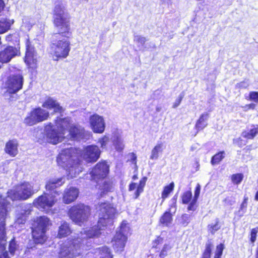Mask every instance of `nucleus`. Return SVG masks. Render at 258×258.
I'll return each mask as SVG.
<instances>
[{"mask_svg":"<svg viewBox=\"0 0 258 258\" xmlns=\"http://www.w3.org/2000/svg\"><path fill=\"white\" fill-rule=\"evenodd\" d=\"M17 248V244L15 240V237H13L9 242V251L12 255H14Z\"/></svg>","mask_w":258,"mask_h":258,"instance_id":"79ce46f5","label":"nucleus"},{"mask_svg":"<svg viewBox=\"0 0 258 258\" xmlns=\"http://www.w3.org/2000/svg\"><path fill=\"white\" fill-rule=\"evenodd\" d=\"M98 211L99 218L98 225L99 226H106L108 221L113 218L116 213V209L108 202H103L99 204Z\"/></svg>","mask_w":258,"mask_h":258,"instance_id":"9d476101","label":"nucleus"},{"mask_svg":"<svg viewBox=\"0 0 258 258\" xmlns=\"http://www.w3.org/2000/svg\"><path fill=\"white\" fill-rule=\"evenodd\" d=\"M18 142L16 139L9 140L5 145V152L12 157H14L18 154Z\"/></svg>","mask_w":258,"mask_h":258,"instance_id":"412c9836","label":"nucleus"},{"mask_svg":"<svg viewBox=\"0 0 258 258\" xmlns=\"http://www.w3.org/2000/svg\"><path fill=\"white\" fill-rule=\"evenodd\" d=\"M35 194L33 186L29 182H23L16 185L15 189L7 191V197L13 201H26Z\"/></svg>","mask_w":258,"mask_h":258,"instance_id":"39448f33","label":"nucleus"},{"mask_svg":"<svg viewBox=\"0 0 258 258\" xmlns=\"http://www.w3.org/2000/svg\"><path fill=\"white\" fill-rule=\"evenodd\" d=\"M224 244L220 243L216 246L214 258H221L224 249Z\"/></svg>","mask_w":258,"mask_h":258,"instance_id":"de8ad7c7","label":"nucleus"},{"mask_svg":"<svg viewBox=\"0 0 258 258\" xmlns=\"http://www.w3.org/2000/svg\"><path fill=\"white\" fill-rule=\"evenodd\" d=\"M24 79L21 74H16L9 76L5 82L7 92L11 95L21 90L23 86Z\"/></svg>","mask_w":258,"mask_h":258,"instance_id":"9b49d317","label":"nucleus"},{"mask_svg":"<svg viewBox=\"0 0 258 258\" xmlns=\"http://www.w3.org/2000/svg\"><path fill=\"white\" fill-rule=\"evenodd\" d=\"M183 98V95L180 94L178 97L176 99L175 102L173 104V108H175L177 107H178L180 104L181 103V102Z\"/></svg>","mask_w":258,"mask_h":258,"instance_id":"13d9d810","label":"nucleus"},{"mask_svg":"<svg viewBox=\"0 0 258 258\" xmlns=\"http://www.w3.org/2000/svg\"><path fill=\"white\" fill-rule=\"evenodd\" d=\"M256 106V105L254 103H250L248 105H246L243 107L244 110L247 111L249 109H254Z\"/></svg>","mask_w":258,"mask_h":258,"instance_id":"bf43d9fd","label":"nucleus"},{"mask_svg":"<svg viewBox=\"0 0 258 258\" xmlns=\"http://www.w3.org/2000/svg\"><path fill=\"white\" fill-rule=\"evenodd\" d=\"M42 107L48 110L53 109L54 113H58L61 114L64 111V109L57 100L51 97H48L45 99L42 103Z\"/></svg>","mask_w":258,"mask_h":258,"instance_id":"f3484780","label":"nucleus"},{"mask_svg":"<svg viewBox=\"0 0 258 258\" xmlns=\"http://www.w3.org/2000/svg\"><path fill=\"white\" fill-rule=\"evenodd\" d=\"M68 137L70 140L74 141H80L84 140L86 137V131L83 127L72 124L68 128Z\"/></svg>","mask_w":258,"mask_h":258,"instance_id":"4468645a","label":"nucleus"},{"mask_svg":"<svg viewBox=\"0 0 258 258\" xmlns=\"http://www.w3.org/2000/svg\"><path fill=\"white\" fill-rule=\"evenodd\" d=\"M101 153L97 145H88L84 149V158L88 163H95L99 159Z\"/></svg>","mask_w":258,"mask_h":258,"instance_id":"ddd939ff","label":"nucleus"},{"mask_svg":"<svg viewBox=\"0 0 258 258\" xmlns=\"http://www.w3.org/2000/svg\"><path fill=\"white\" fill-rule=\"evenodd\" d=\"M59 131L55 129H51L47 133V136L49 140V142L53 145H55L60 141Z\"/></svg>","mask_w":258,"mask_h":258,"instance_id":"cd10ccee","label":"nucleus"},{"mask_svg":"<svg viewBox=\"0 0 258 258\" xmlns=\"http://www.w3.org/2000/svg\"><path fill=\"white\" fill-rule=\"evenodd\" d=\"M6 221H0V242L6 241Z\"/></svg>","mask_w":258,"mask_h":258,"instance_id":"ea45409f","label":"nucleus"},{"mask_svg":"<svg viewBox=\"0 0 258 258\" xmlns=\"http://www.w3.org/2000/svg\"><path fill=\"white\" fill-rule=\"evenodd\" d=\"M20 55V47L7 45L0 50V63H8L13 58Z\"/></svg>","mask_w":258,"mask_h":258,"instance_id":"f8f14e48","label":"nucleus"},{"mask_svg":"<svg viewBox=\"0 0 258 258\" xmlns=\"http://www.w3.org/2000/svg\"><path fill=\"white\" fill-rule=\"evenodd\" d=\"M163 144L162 143L157 144L153 148L151 151L150 159L154 160L157 159L159 157V153L163 151Z\"/></svg>","mask_w":258,"mask_h":258,"instance_id":"72a5a7b5","label":"nucleus"},{"mask_svg":"<svg viewBox=\"0 0 258 258\" xmlns=\"http://www.w3.org/2000/svg\"><path fill=\"white\" fill-rule=\"evenodd\" d=\"M249 99L255 103H258V92H250L249 93Z\"/></svg>","mask_w":258,"mask_h":258,"instance_id":"5fc2aeb1","label":"nucleus"},{"mask_svg":"<svg viewBox=\"0 0 258 258\" xmlns=\"http://www.w3.org/2000/svg\"><path fill=\"white\" fill-rule=\"evenodd\" d=\"M127 237L122 232H116L112 240V247L116 252H121L124 250Z\"/></svg>","mask_w":258,"mask_h":258,"instance_id":"dca6fc26","label":"nucleus"},{"mask_svg":"<svg viewBox=\"0 0 258 258\" xmlns=\"http://www.w3.org/2000/svg\"><path fill=\"white\" fill-rule=\"evenodd\" d=\"M147 179L148 178L146 176L143 177L140 179L137 186V183L135 182H132L130 183L128 185V191H131L136 188L134 194L135 199L138 198L140 194L144 191V189L146 185Z\"/></svg>","mask_w":258,"mask_h":258,"instance_id":"aec40b11","label":"nucleus"},{"mask_svg":"<svg viewBox=\"0 0 258 258\" xmlns=\"http://www.w3.org/2000/svg\"><path fill=\"white\" fill-rule=\"evenodd\" d=\"M80 154L81 150L75 148L64 149L57 157V164L70 173L78 174L82 170Z\"/></svg>","mask_w":258,"mask_h":258,"instance_id":"f03ea898","label":"nucleus"},{"mask_svg":"<svg viewBox=\"0 0 258 258\" xmlns=\"http://www.w3.org/2000/svg\"><path fill=\"white\" fill-rule=\"evenodd\" d=\"M52 14V22L57 31L51 34L49 53L54 60L58 61L66 58L71 49L69 40L72 36L71 17L62 4L54 6Z\"/></svg>","mask_w":258,"mask_h":258,"instance_id":"f257e3e1","label":"nucleus"},{"mask_svg":"<svg viewBox=\"0 0 258 258\" xmlns=\"http://www.w3.org/2000/svg\"><path fill=\"white\" fill-rule=\"evenodd\" d=\"M54 123L61 135H64L71 125V119L70 117H60L57 116L54 120Z\"/></svg>","mask_w":258,"mask_h":258,"instance_id":"a211bd4d","label":"nucleus"},{"mask_svg":"<svg viewBox=\"0 0 258 258\" xmlns=\"http://www.w3.org/2000/svg\"><path fill=\"white\" fill-rule=\"evenodd\" d=\"M109 139L106 136H104L102 138H101L99 140V142L100 144V146L101 148L105 147L107 144V143L108 142Z\"/></svg>","mask_w":258,"mask_h":258,"instance_id":"6e6d98bb","label":"nucleus"},{"mask_svg":"<svg viewBox=\"0 0 258 258\" xmlns=\"http://www.w3.org/2000/svg\"><path fill=\"white\" fill-rule=\"evenodd\" d=\"M171 246L169 244H165L159 252V256L160 258H164L168 255V251L171 249Z\"/></svg>","mask_w":258,"mask_h":258,"instance_id":"c03bdc74","label":"nucleus"},{"mask_svg":"<svg viewBox=\"0 0 258 258\" xmlns=\"http://www.w3.org/2000/svg\"><path fill=\"white\" fill-rule=\"evenodd\" d=\"M79 191L75 187H70L66 188L62 196L63 202L66 204H69L75 201L78 197Z\"/></svg>","mask_w":258,"mask_h":258,"instance_id":"6ab92c4d","label":"nucleus"},{"mask_svg":"<svg viewBox=\"0 0 258 258\" xmlns=\"http://www.w3.org/2000/svg\"><path fill=\"white\" fill-rule=\"evenodd\" d=\"M247 198H245L243 202L242 203L239 210L238 211V214L240 216H243L245 213L247 207Z\"/></svg>","mask_w":258,"mask_h":258,"instance_id":"8fccbe9b","label":"nucleus"},{"mask_svg":"<svg viewBox=\"0 0 258 258\" xmlns=\"http://www.w3.org/2000/svg\"><path fill=\"white\" fill-rule=\"evenodd\" d=\"M14 19L3 18L0 20V34H4L11 30L14 23Z\"/></svg>","mask_w":258,"mask_h":258,"instance_id":"393cba45","label":"nucleus"},{"mask_svg":"<svg viewBox=\"0 0 258 258\" xmlns=\"http://www.w3.org/2000/svg\"><path fill=\"white\" fill-rule=\"evenodd\" d=\"M258 134V127L251 126L247 131L243 132L242 133V137L248 139H253Z\"/></svg>","mask_w":258,"mask_h":258,"instance_id":"f704fd0d","label":"nucleus"},{"mask_svg":"<svg viewBox=\"0 0 258 258\" xmlns=\"http://www.w3.org/2000/svg\"><path fill=\"white\" fill-rule=\"evenodd\" d=\"M51 222L49 218L45 216L37 217L32 223L31 235L34 242L36 244H42L47 239L46 232Z\"/></svg>","mask_w":258,"mask_h":258,"instance_id":"7ed1b4c3","label":"nucleus"},{"mask_svg":"<svg viewBox=\"0 0 258 258\" xmlns=\"http://www.w3.org/2000/svg\"><path fill=\"white\" fill-rule=\"evenodd\" d=\"M213 244L209 242L206 244L205 249L202 253L201 258H211L212 250L213 248Z\"/></svg>","mask_w":258,"mask_h":258,"instance_id":"e433bc0d","label":"nucleus"},{"mask_svg":"<svg viewBox=\"0 0 258 258\" xmlns=\"http://www.w3.org/2000/svg\"><path fill=\"white\" fill-rule=\"evenodd\" d=\"M201 191V186L199 184H197L194 191V196L193 197V201L190 203L189 209V210H196L198 207L197 202L199 197Z\"/></svg>","mask_w":258,"mask_h":258,"instance_id":"c756f323","label":"nucleus"},{"mask_svg":"<svg viewBox=\"0 0 258 258\" xmlns=\"http://www.w3.org/2000/svg\"><path fill=\"white\" fill-rule=\"evenodd\" d=\"M257 232L258 228H255L251 230L250 233V241L252 243H254L255 241Z\"/></svg>","mask_w":258,"mask_h":258,"instance_id":"603ef678","label":"nucleus"},{"mask_svg":"<svg viewBox=\"0 0 258 258\" xmlns=\"http://www.w3.org/2000/svg\"><path fill=\"white\" fill-rule=\"evenodd\" d=\"M81 243L79 238L67 239V244L62 245L58 252L59 258H74L80 255Z\"/></svg>","mask_w":258,"mask_h":258,"instance_id":"0eeeda50","label":"nucleus"},{"mask_svg":"<svg viewBox=\"0 0 258 258\" xmlns=\"http://www.w3.org/2000/svg\"><path fill=\"white\" fill-rule=\"evenodd\" d=\"M243 178V175L242 173L233 174L231 176L232 182L235 185H238L240 183Z\"/></svg>","mask_w":258,"mask_h":258,"instance_id":"a19ab883","label":"nucleus"},{"mask_svg":"<svg viewBox=\"0 0 258 258\" xmlns=\"http://www.w3.org/2000/svg\"><path fill=\"white\" fill-rule=\"evenodd\" d=\"M137 41L141 43H144L146 41V39L144 37H140L138 38Z\"/></svg>","mask_w":258,"mask_h":258,"instance_id":"0e129e2a","label":"nucleus"},{"mask_svg":"<svg viewBox=\"0 0 258 258\" xmlns=\"http://www.w3.org/2000/svg\"><path fill=\"white\" fill-rule=\"evenodd\" d=\"M5 40L8 43L14 45L13 46L20 47V38L15 33H10L5 36Z\"/></svg>","mask_w":258,"mask_h":258,"instance_id":"7c9ffc66","label":"nucleus"},{"mask_svg":"<svg viewBox=\"0 0 258 258\" xmlns=\"http://www.w3.org/2000/svg\"><path fill=\"white\" fill-rule=\"evenodd\" d=\"M99 229H96L93 228L89 229L87 233V235L88 238H94L98 237L101 234Z\"/></svg>","mask_w":258,"mask_h":258,"instance_id":"49530a36","label":"nucleus"},{"mask_svg":"<svg viewBox=\"0 0 258 258\" xmlns=\"http://www.w3.org/2000/svg\"><path fill=\"white\" fill-rule=\"evenodd\" d=\"M26 51L25 53L35 52V48L28 38L25 41Z\"/></svg>","mask_w":258,"mask_h":258,"instance_id":"a18cd8bd","label":"nucleus"},{"mask_svg":"<svg viewBox=\"0 0 258 258\" xmlns=\"http://www.w3.org/2000/svg\"><path fill=\"white\" fill-rule=\"evenodd\" d=\"M220 225L218 222H216L213 225H211L209 226V230L212 234L214 233L216 231L220 229Z\"/></svg>","mask_w":258,"mask_h":258,"instance_id":"864d4df0","label":"nucleus"},{"mask_svg":"<svg viewBox=\"0 0 258 258\" xmlns=\"http://www.w3.org/2000/svg\"><path fill=\"white\" fill-rule=\"evenodd\" d=\"M236 196V194H233L232 195V198H231V199L230 200H229V201L230 202V205H232V203H234L235 202V197Z\"/></svg>","mask_w":258,"mask_h":258,"instance_id":"69168bd1","label":"nucleus"},{"mask_svg":"<svg viewBox=\"0 0 258 258\" xmlns=\"http://www.w3.org/2000/svg\"><path fill=\"white\" fill-rule=\"evenodd\" d=\"M208 118L209 114L208 113H203L200 116L195 125V128L197 132L203 130L208 125Z\"/></svg>","mask_w":258,"mask_h":258,"instance_id":"b1692460","label":"nucleus"},{"mask_svg":"<svg viewBox=\"0 0 258 258\" xmlns=\"http://www.w3.org/2000/svg\"><path fill=\"white\" fill-rule=\"evenodd\" d=\"M49 112L40 107L33 108L24 119L27 126H33L39 122L47 120L49 118Z\"/></svg>","mask_w":258,"mask_h":258,"instance_id":"6e6552de","label":"nucleus"},{"mask_svg":"<svg viewBox=\"0 0 258 258\" xmlns=\"http://www.w3.org/2000/svg\"><path fill=\"white\" fill-rule=\"evenodd\" d=\"M9 204L8 202H0V221H6L8 213L7 207Z\"/></svg>","mask_w":258,"mask_h":258,"instance_id":"c9c22d12","label":"nucleus"},{"mask_svg":"<svg viewBox=\"0 0 258 258\" xmlns=\"http://www.w3.org/2000/svg\"><path fill=\"white\" fill-rule=\"evenodd\" d=\"M72 233L69 224L66 221L61 223L58 227L56 237L59 239L67 237Z\"/></svg>","mask_w":258,"mask_h":258,"instance_id":"5701e85b","label":"nucleus"},{"mask_svg":"<svg viewBox=\"0 0 258 258\" xmlns=\"http://www.w3.org/2000/svg\"><path fill=\"white\" fill-rule=\"evenodd\" d=\"M249 86V83L248 82V81H243L242 82H240L239 83L237 84L236 86L238 88L240 89H245L248 87Z\"/></svg>","mask_w":258,"mask_h":258,"instance_id":"4d7b16f0","label":"nucleus"},{"mask_svg":"<svg viewBox=\"0 0 258 258\" xmlns=\"http://www.w3.org/2000/svg\"><path fill=\"white\" fill-rule=\"evenodd\" d=\"M110 167L106 160H101L97 162L90 171L91 180L98 183L108 176Z\"/></svg>","mask_w":258,"mask_h":258,"instance_id":"1a4fd4ad","label":"nucleus"},{"mask_svg":"<svg viewBox=\"0 0 258 258\" xmlns=\"http://www.w3.org/2000/svg\"><path fill=\"white\" fill-rule=\"evenodd\" d=\"M0 258H10L7 251H5L0 254Z\"/></svg>","mask_w":258,"mask_h":258,"instance_id":"e2e57ef3","label":"nucleus"},{"mask_svg":"<svg viewBox=\"0 0 258 258\" xmlns=\"http://www.w3.org/2000/svg\"><path fill=\"white\" fill-rule=\"evenodd\" d=\"M53 126V125H52V123L51 122H49L48 123L46 126H45V128L46 127H48V128H50L51 129V128Z\"/></svg>","mask_w":258,"mask_h":258,"instance_id":"338daca9","label":"nucleus"},{"mask_svg":"<svg viewBox=\"0 0 258 258\" xmlns=\"http://www.w3.org/2000/svg\"><path fill=\"white\" fill-rule=\"evenodd\" d=\"M181 200L182 204L188 205L187 210L188 211H195L196 210H189V207L193 201V197L190 189L184 191L181 196Z\"/></svg>","mask_w":258,"mask_h":258,"instance_id":"bb28decb","label":"nucleus"},{"mask_svg":"<svg viewBox=\"0 0 258 258\" xmlns=\"http://www.w3.org/2000/svg\"><path fill=\"white\" fill-rule=\"evenodd\" d=\"M64 183L63 177H59L56 179H49L45 183V188L49 194L53 193L55 189L61 186Z\"/></svg>","mask_w":258,"mask_h":258,"instance_id":"4be33fe9","label":"nucleus"},{"mask_svg":"<svg viewBox=\"0 0 258 258\" xmlns=\"http://www.w3.org/2000/svg\"><path fill=\"white\" fill-rule=\"evenodd\" d=\"M91 213V209L90 206L80 203L71 206L67 213L73 222L81 226L88 220Z\"/></svg>","mask_w":258,"mask_h":258,"instance_id":"20e7f679","label":"nucleus"},{"mask_svg":"<svg viewBox=\"0 0 258 258\" xmlns=\"http://www.w3.org/2000/svg\"><path fill=\"white\" fill-rule=\"evenodd\" d=\"M163 242L164 238L160 236H157L155 239L152 241V248L156 249H159Z\"/></svg>","mask_w":258,"mask_h":258,"instance_id":"37998d69","label":"nucleus"},{"mask_svg":"<svg viewBox=\"0 0 258 258\" xmlns=\"http://www.w3.org/2000/svg\"><path fill=\"white\" fill-rule=\"evenodd\" d=\"M138 178V175L137 174H134L133 177H132V179L133 180H136Z\"/></svg>","mask_w":258,"mask_h":258,"instance_id":"774afa93","label":"nucleus"},{"mask_svg":"<svg viewBox=\"0 0 258 258\" xmlns=\"http://www.w3.org/2000/svg\"><path fill=\"white\" fill-rule=\"evenodd\" d=\"M60 194V192L58 191H54L51 194L44 191L41 195L34 199L33 204L38 209L48 213L57 203L58 200L56 196H59Z\"/></svg>","mask_w":258,"mask_h":258,"instance_id":"423d86ee","label":"nucleus"},{"mask_svg":"<svg viewBox=\"0 0 258 258\" xmlns=\"http://www.w3.org/2000/svg\"><path fill=\"white\" fill-rule=\"evenodd\" d=\"M174 187L175 184L173 182H171L169 184L163 187V190L161 192L162 202H164V200L169 196L170 194L173 192Z\"/></svg>","mask_w":258,"mask_h":258,"instance_id":"2f4dec72","label":"nucleus"},{"mask_svg":"<svg viewBox=\"0 0 258 258\" xmlns=\"http://www.w3.org/2000/svg\"><path fill=\"white\" fill-rule=\"evenodd\" d=\"M189 222V217L187 214H184L181 217V224L184 227L186 226Z\"/></svg>","mask_w":258,"mask_h":258,"instance_id":"3c124183","label":"nucleus"},{"mask_svg":"<svg viewBox=\"0 0 258 258\" xmlns=\"http://www.w3.org/2000/svg\"><path fill=\"white\" fill-rule=\"evenodd\" d=\"M114 145L115 147V149L116 151L118 152H121L124 149V145L122 143V141H121L119 139H116L115 140Z\"/></svg>","mask_w":258,"mask_h":258,"instance_id":"09e8293b","label":"nucleus"},{"mask_svg":"<svg viewBox=\"0 0 258 258\" xmlns=\"http://www.w3.org/2000/svg\"><path fill=\"white\" fill-rule=\"evenodd\" d=\"M5 4L3 0H0V13H1L5 9Z\"/></svg>","mask_w":258,"mask_h":258,"instance_id":"680f3d73","label":"nucleus"},{"mask_svg":"<svg viewBox=\"0 0 258 258\" xmlns=\"http://www.w3.org/2000/svg\"><path fill=\"white\" fill-rule=\"evenodd\" d=\"M89 122L94 133L102 134L104 132L105 124L102 116L94 114L90 116Z\"/></svg>","mask_w":258,"mask_h":258,"instance_id":"2eb2a0df","label":"nucleus"},{"mask_svg":"<svg viewBox=\"0 0 258 258\" xmlns=\"http://www.w3.org/2000/svg\"><path fill=\"white\" fill-rule=\"evenodd\" d=\"M112 185V182L111 181H104L100 188L101 193L105 194L108 192L111 191V187Z\"/></svg>","mask_w":258,"mask_h":258,"instance_id":"58836bf2","label":"nucleus"},{"mask_svg":"<svg viewBox=\"0 0 258 258\" xmlns=\"http://www.w3.org/2000/svg\"><path fill=\"white\" fill-rule=\"evenodd\" d=\"M172 221V215L170 213V210L165 211L161 216L159 219V222L163 226H168Z\"/></svg>","mask_w":258,"mask_h":258,"instance_id":"c85d7f7f","label":"nucleus"},{"mask_svg":"<svg viewBox=\"0 0 258 258\" xmlns=\"http://www.w3.org/2000/svg\"><path fill=\"white\" fill-rule=\"evenodd\" d=\"M224 158V152H219L214 155L211 158V163L212 165L218 164Z\"/></svg>","mask_w":258,"mask_h":258,"instance_id":"4c0bfd02","label":"nucleus"},{"mask_svg":"<svg viewBox=\"0 0 258 258\" xmlns=\"http://www.w3.org/2000/svg\"><path fill=\"white\" fill-rule=\"evenodd\" d=\"M35 52L25 54L24 62L29 69H35L37 68V60L35 58Z\"/></svg>","mask_w":258,"mask_h":258,"instance_id":"a878e982","label":"nucleus"},{"mask_svg":"<svg viewBox=\"0 0 258 258\" xmlns=\"http://www.w3.org/2000/svg\"><path fill=\"white\" fill-rule=\"evenodd\" d=\"M131 161L135 165L137 164V156L134 153H132L131 154Z\"/></svg>","mask_w":258,"mask_h":258,"instance_id":"052dcab7","label":"nucleus"},{"mask_svg":"<svg viewBox=\"0 0 258 258\" xmlns=\"http://www.w3.org/2000/svg\"><path fill=\"white\" fill-rule=\"evenodd\" d=\"M97 251L100 255V258H113L110 248L106 245L98 247Z\"/></svg>","mask_w":258,"mask_h":258,"instance_id":"473e14b6","label":"nucleus"}]
</instances>
